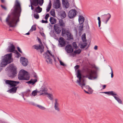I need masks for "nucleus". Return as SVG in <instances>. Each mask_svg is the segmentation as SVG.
Here are the masks:
<instances>
[{
	"label": "nucleus",
	"instance_id": "58",
	"mask_svg": "<svg viewBox=\"0 0 123 123\" xmlns=\"http://www.w3.org/2000/svg\"><path fill=\"white\" fill-rule=\"evenodd\" d=\"M1 2L2 3H4L5 2V0H0Z\"/></svg>",
	"mask_w": 123,
	"mask_h": 123
},
{
	"label": "nucleus",
	"instance_id": "37",
	"mask_svg": "<svg viewBox=\"0 0 123 123\" xmlns=\"http://www.w3.org/2000/svg\"><path fill=\"white\" fill-rule=\"evenodd\" d=\"M50 13L51 15L54 16H55V10L54 9H52L50 11Z\"/></svg>",
	"mask_w": 123,
	"mask_h": 123
},
{
	"label": "nucleus",
	"instance_id": "11",
	"mask_svg": "<svg viewBox=\"0 0 123 123\" xmlns=\"http://www.w3.org/2000/svg\"><path fill=\"white\" fill-rule=\"evenodd\" d=\"M61 5V2L60 0H55L53 4L54 8L55 9L59 8Z\"/></svg>",
	"mask_w": 123,
	"mask_h": 123
},
{
	"label": "nucleus",
	"instance_id": "51",
	"mask_svg": "<svg viewBox=\"0 0 123 123\" xmlns=\"http://www.w3.org/2000/svg\"><path fill=\"white\" fill-rule=\"evenodd\" d=\"M40 49V52L41 54L43 52V49L42 48V46H41V49Z\"/></svg>",
	"mask_w": 123,
	"mask_h": 123
},
{
	"label": "nucleus",
	"instance_id": "8",
	"mask_svg": "<svg viewBox=\"0 0 123 123\" xmlns=\"http://www.w3.org/2000/svg\"><path fill=\"white\" fill-rule=\"evenodd\" d=\"M10 67L11 73L8 74V76L11 78H14L16 76L17 73V68L15 66L12 65L10 66Z\"/></svg>",
	"mask_w": 123,
	"mask_h": 123
},
{
	"label": "nucleus",
	"instance_id": "1",
	"mask_svg": "<svg viewBox=\"0 0 123 123\" xmlns=\"http://www.w3.org/2000/svg\"><path fill=\"white\" fill-rule=\"evenodd\" d=\"M22 11L21 4L18 0H16L13 8L11 11V15L6 18V23L10 27H15L19 21V17Z\"/></svg>",
	"mask_w": 123,
	"mask_h": 123
},
{
	"label": "nucleus",
	"instance_id": "17",
	"mask_svg": "<svg viewBox=\"0 0 123 123\" xmlns=\"http://www.w3.org/2000/svg\"><path fill=\"white\" fill-rule=\"evenodd\" d=\"M62 4L63 6L66 8H68L69 4L68 0H62Z\"/></svg>",
	"mask_w": 123,
	"mask_h": 123
},
{
	"label": "nucleus",
	"instance_id": "18",
	"mask_svg": "<svg viewBox=\"0 0 123 123\" xmlns=\"http://www.w3.org/2000/svg\"><path fill=\"white\" fill-rule=\"evenodd\" d=\"M62 36H64L65 34L67 35L70 32L69 30L67 28H62Z\"/></svg>",
	"mask_w": 123,
	"mask_h": 123
},
{
	"label": "nucleus",
	"instance_id": "32",
	"mask_svg": "<svg viewBox=\"0 0 123 123\" xmlns=\"http://www.w3.org/2000/svg\"><path fill=\"white\" fill-rule=\"evenodd\" d=\"M69 40H70L73 39V35L71 34L70 32L68 34L66 35Z\"/></svg>",
	"mask_w": 123,
	"mask_h": 123
},
{
	"label": "nucleus",
	"instance_id": "59",
	"mask_svg": "<svg viewBox=\"0 0 123 123\" xmlns=\"http://www.w3.org/2000/svg\"><path fill=\"white\" fill-rule=\"evenodd\" d=\"M34 77L36 78H37V76L36 74H34Z\"/></svg>",
	"mask_w": 123,
	"mask_h": 123
},
{
	"label": "nucleus",
	"instance_id": "62",
	"mask_svg": "<svg viewBox=\"0 0 123 123\" xmlns=\"http://www.w3.org/2000/svg\"><path fill=\"white\" fill-rule=\"evenodd\" d=\"M83 90H84V91L87 94H90V93H89V92H88L87 91H86L85 89H83Z\"/></svg>",
	"mask_w": 123,
	"mask_h": 123
},
{
	"label": "nucleus",
	"instance_id": "40",
	"mask_svg": "<svg viewBox=\"0 0 123 123\" xmlns=\"http://www.w3.org/2000/svg\"><path fill=\"white\" fill-rule=\"evenodd\" d=\"M33 16L34 18L36 19H38L39 18V16L37 13L34 14Z\"/></svg>",
	"mask_w": 123,
	"mask_h": 123
},
{
	"label": "nucleus",
	"instance_id": "13",
	"mask_svg": "<svg viewBox=\"0 0 123 123\" xmlns=\"http://www.w3.org/2000/svg\"><path fill=\"white\" fill-rule=\"evenodd\" d=\"M20 62L24 66H26L27 65L28 61L27 59L24 57H21L20 58Z\"/></svg>",
	"mask_w": 123,
	"mask_h": 123
},
{
	"label": "nucleus",
	"instance_id": "36",
	"mask_svg": "<svg viewBox=\"0 0 123 123\" xmlns=\"http://www.w3.org/2000/svg\"><path fill=\"white\" fill-rule=\"evenodd\" d=\"M37 106L40 109L43 110H44L46 109V108L44 107L39 105H37Z\"/></svg>",
	"mask_w": 123,
	"mask_h": 123
},
{
	"label": "nucleus",
	"instance_id": "60",
	"mask_svg": "<svg viewBox=\"0 0 123 123\" xmlns=\"http://www.w3.org/2000/svg\"><path fill=\"white\" fill-rule=\"evenodd\" d=\"M106 86L105 85H104L103 86V89H104L106 87Z\"/></svg>",
	"mask_w": 123,
	"mask_h": 123
},
{
	"label": "nucleus",
	"instance_id": "29",
	"mask_svg": "<svg viewBox=\"0 0 123 123\" xmlns=\"http://www.w3.org/2000/svg\"><path fill=\"white\" fill-rule=\"evenodd\" d=\"M51 6L52 4L51 3V1L50 0L49 3V4L47 6V9H46L47 12H48L49 11L51 7Z\"/></svg>",
	"mask_w": 123,
	"mask_h": 123
},
{
	"label": "nucleus",
	"instance_id": "23",
	"mask_svg": "<svg viewBox=\"0 0 123 123\" xmlns=\"http://www.w3.org/2000/svg\"><path fill=\"white\" fill-rule=\"evenodd\" d=\"M102 93H105L107 94L113 96V95H116L117 96V94L115 92L113 91L109 92H102Z\"/></svg>",
	"mask_w": 123,
	"mask_h": 123
},
{
	"label": "nucleus",
	"instance_id": "33",
	"mask_svg": "<svg viewBox=\"0 0 123 123\" xmlns=\"http://www.w3.org/2000/svg\"><path fill=\"white\" fill-rule=\"evenodd\" d=\"M82 41L84 43H86V34L85 33L83 34L82 36Z\"/></svg>",
	"mask_w": 123,
	"mask_h": 123
},
{
	"label": "nucleus",
	"instance_id": "48",
	"mask_svg": "<svg viewBox=\"0 0 123 123\" xmlns=\"http://www.w3.org/2000/svg\"><path fill=\"white\" fill-rule=\"evenodd\" d=\"M49 16V14L48 13L45 16V18H44L46 20H47L48 19Z\"/></svg>",
	"mask_w": 123,
	"mask_h": 123
},
{
	"label": "nucleus",
	"instance_id": "47",
	"mask_svg": "<svg viewBox=\"0 0 123 123\" xmlns=\"http://www.w3.org/2000/svg\"><path fill=\"white\" fill-rule=\"evenodd\" d=\"M111 69V77L112 78L113 77V71L111 67H110Z\"/></svg>",
	"mask_w": 123,
	"mask_h": 123
},
{
	"label": "nucleus",
	"instance_id": "31",
	"mask_svg": "<svg viewBox=\"0 0 123 123\" xmlns=\"http://www.w3.org/2000/svg\"><path fill=\"white\" fill-rule=\"evenodd\" d=\"M41 91L43 92L42 93H41L40 94V95H41L43 94H44V95H46L45 94L46 93H48L47 92V90L46 89L43 88H42L41 89Z\"/></svg>",
	"mask_w": 123,
	"mask_h": 123
},
{
	"label": "nucleus",
	"instance_id": "39",
	"mask_svg": "<svg viewBox=\"0 0 123 123\" xmlns=\"http://www.w3.org/2000/svg\"><path fill=\"white\" fill-rule=\"evenodd\" d=\"M43 3V0H38V5L39 4L40 6H42Z\"/></svg>",
	"mask_w": 123,
	"mask_h": 123
},
{
	"label": "nucleus",
	"instance_id": "34",
	"mask_svg": "<svg viewBox=\"0 0 123 123\" xmlns=\"http://www.w3.org/2000/svg\"><path fill=\"white\" fill-rule=\"evenodd\" d=\"M41 46L40 45H35L33 46V47H34V49H41Z\"/></svg>",
	"mask_w": 123,
	"mask_h": 123
},
{
	"label": "nucleus",
	"instance_id": "61",
	"mask_svg": "<svg viewBox=\"0 0 123 123\" xmlns=\"http://www.w3.org/2000/svg\"><path fill=\"white\" fill-rule=\"evenodd\" d=\"M38 38V41L39 42L41 43V40H40V39L38 37H37Z\"/></svg>",
	"mask_w": 123,
	"mask_h": 123
},
{
	"label": "nucleus",
	"instance_id": "41",
	"mask_svg": "<svg viewBox=\"0 0 123 123\" xmlns=\"http://www.w3.org/2000/svg\"><path fill=\"white\" fill-rule=\"evenodd\" d=\"M87 45V43H86L82 44L81 45L80 48H81L84 49L86 46Z\"/></svg>",
	"mask_w": 123,
	"mask_h": 123
},
{
	"label": "nucleus",
	"instance_id": "12",
	"mask_svg": "<svg viewBox=\"0 0 123 123\" xmlns=\"http://www.w3.org/2000/svg\"><path fill=\"white\" fill-rule=\"evenodd\" d=\"M58 100L57 99H55V103L54 107L55 110L58 112H60V109L59 107V104L58 103Z\"/></svg>",
	"mask_w": 123,
	"mask_h": 123
},
{
	"label": "nucleus",
	"instance_id": "45",
	"mask_svg": "<svg viewBox=\"0 0 123 123\" xmlns=\"http://www.w3.org/2000/svg\"><path fill=\"white\" fill-rule=\"evenodd\" d=\"M72 44L73 47L75 49H77V45L76 43L75 42H74Z\"/></svg>",
	"mask_w": 123,
	"mask_h": 123
},
{
	"label": "nucleus",
	"instance_id": "24",
	"mask_svg": "<svg viewBox=\"0 0 123 123\" xmlns=\"http://www.w3.org/2000/svg\"><path fill=\"white\" fill-rule=\"evenodd\" d=\"M38 0H31V4L33 6H38Z\"/></svg>",
	"mask_w": 123,
	"mask_h": 123
},
{
	"label": "nucleus",
	"instance_id": "44",
	"mask_svg": "<svg viewBox=\"0 0 123 123\" xmlns=\"http://www.w3.org/2000/svg\"><path fill=\"white\" fill-rule=\"evenodd\" d=\"M15 53L17 55V57H18L21 56V55L19 53L17 50H16L15 51Z\"/></svg>",
	"mask_w": 123,
	"mask_h": 123
},
{
	"label": "nucleus",
	"instance_id": "25",
	"mask_svg": "<svg viewBox=\"0 0 123 123\" xmlns=\"http://www.w3.org/2000/svg\"><path fill=\"white\" fill-rule=\"evenodd\" d=\"M113 96L114 97L115 99L118 102V103L120 104H122V101L118 97V95H113Z\"/></svg>",
	"mask_w": 123,
	"mask_h": 123
},
{
	"label": "nucleus",
	"instance_id": "10",
	"mask_svg": "<svg viewBox=\"0 0 123 123\" xmlns=\"http://www.w3.org/2000/svg\"><path fill=\"white\" fill-rule=\"evenodd\" d=\"M59 25L58 24H56L54 25V30L56 34L60 33L61 31V29Z\"/></svg>",
	"mask_w": 123,
	"mask_h": 123
},
{
	"label": "nucleus",
	"instance_id": "5",
	"mask_svg": "<svg viewBox=\"0 0 123 123\" xmlns=\"http://www.w3.org/2000/svg\"><path fill=\"white\" fill-rule=\"evenodd\" d=\"M86 71V74L83 76V77L88 78L91 80L95 79L97 78L96 72L95 70L87 68Z\"/></svg>",
	"mask_w": 123,
	"mask_h": 123
},
{
	"label": "nucleus",
	"instance_id": "3",
	"mask_svg": "<svg viewBox=\"0 0 123 123\" xmlns=\"http://www.w3.org/2000/svg\"><path fill=\"white\" fill-rule=\"evenodd\" d=\"M5 83L6 84L10 85L11 87H12L7 91V92L10 93H15L16 92L17 87H15L16 86L19 82L18 81H16L14 80H6Z\"/></svg>",
	"mask_w": 123,
	"mask_h": 123
},
{
	"label": "nucleus",
	"instance_id": "2",
	"mask_svg": "<svg viewBox=\"0 0 123 123\" xmlns=\"http://www.w3.org/2000/svg\"><path fill=\"white\" fill-rule=\"evenodd\" d=\"M77 77L79 78V80H77V82L79 85L81 87L82 89L83 90L84 89V88L88 89V90L90 91V93H91L93 91L92 90L91 88L89 87V86L85 85V80L83 78H82L81 74L79 70H78Z\"/></svg>",
	"mask_w": 123,
	"mask_h": 123
},
{
	"label": "nucleus",
	"instance_id": "27",
	"mask_svg": "<svg viewBox=\"0 0 123 123\" xmlns=\"http://www.w3.org/2000/svg\"><path fill=\"white\" fill-rule=\"evenodd\" d=\"M35 10L36 12L39 13L42 12V8L38 6L37 7L35 8Z\"/></svg>",
	"mask_w": 123,
	"mask_h": 123
},
{
	"label": "nucleus",
	"instance_id": "30",
	"mask_svg": "<svg viewBox=\"0 0 123 123\" xmlns=\"http://www.w3.org/2000/svg\"><path fill=\"white\" fill-rule=\"evenodd\" d=\"M45 94L48 95V97L50 100H53V97L52 94L48 93H46Z\"/></svg>",
	"mask_w": 123,
	"mask_h": 123
},
{
	"label": "nucleus",
	"instance_id": "54",
	"mask_svg": "<svg viewBox=\"0 0 123 123\" xmlns=\"http://www.w3.org/2000/svg\"><path fill=\"white\" fill-rule=\"evenodd\" d=\"M31 4V6L29 5V7H30V6H31V10H33L34 8V7L33 6H32V4Z\"/></svg>",
	"mask_w": 123,
	"mask_h": 123
},
{
	"label": "nucleus",
	"instance_id": "14",
	"mask_svg": "<svg viewBox=\"0 0 123 123\" xmlns=\"http://www.w3.org/2000/svg\"><path fill=\"white\" fill-rule=\"evenodd\" d=\"M15 47L12 43H10L7 49V51L9 52H12L15 51Z\"/></svg>",
	"mask_w": 123,
	"mask_h": 123
},
{
	"label": "nucleus",
	"instance_id": "42",
	"mask_svg": "<svg viewBox=\"0 0 123 123\" xmlns=\"http://www.w3.org/2000/svg\"><path fill=\"white\" fill-rule=\"evenodd\" d=\"M37 91L36 90H34L32 93V94L34 96H35L37 94Z\"/></svg>",
	"mask_w": 123,
	"mask_h": 123
},
{
	"label": "nucleus",
	"instance_id": "46",
	"mask_svg": "<svg viewBox=\"0 0 123 123\" xmlns=\"http://www.w3.org/2000/svg\"><path fill=\"white\" fill-rule=\"evenodd\" d=\"M59 61L60 62V64L63 66H66V65L64 63L62 62L61 61L59 60Z\"/></svg>",
	"mask_w": 123,
	"mask_h": 123
},
{
	"label": "nucleus",
	"instance_id": "63",
	"mask_svg": "<svg viewBox=\"0 0 123 123\" xmlns=\"http://www.w3.org/2000/svg\"><path fill=\"white\" fill-rule=\"evenodd\" d=\"M30 32H28L27 33H26L25 34V35H29L30 34V33H29Z\"/></svg>",
	"mask_w": 123,
	"mask_h": 123
},
{
	"label": "nucleus",
	"instance_id": "56",
	"mask_svg": "<svg viewBox=\"0 0 123 123\" xmlns=\"http://www.w3.org/2000/svg\"><path fill=\"white\" fill-rule=\"evenodd\" d=\"M101 22H98V27H99L101 26Z\"/></svg>",
	"mask_w": 123,
	"mask_h": 123
},
{
	"label": "nucleus",
	"instance_id": "20",
	"mask_svg": "<svg viewBox=\"0 0 123 123\" xmlns=\"http://www.w3.org/2000/svg\"><path fill=\"white\" fill-rule=\"evenodd\" d=\"M85 20V18L82 16L79 15V16L78 20L79 24H83Z\"/></svg>",
	"mask_w": 123,
	"mask_h": 123
},
{
	"label": "nucleus",
	"instance_id": "43",
	"mask_svg": "<svg viewBox=\"0 0 123 123\" xmlns=\"http://www.w3.org/2000/svg\"><path fill=\"white\" fill-rule=\"evenodd\" d=\"M81 50L80 49L75 50L74 52V53L77 54H79L81 52Z\"/></svg>",
	"mask_w": 123,
	"mask_h": 123
},
{
	"label": "nucleus",
	"instance_id": "15",
	"mask_svg": "<svg viewBox=\"0 0 123 123\" xmlns=\"http://www.w3.org/2000/svg\"><path fill=\"white\" fill-rule=\"evenodd\" d=\"M66 50L67 52L68 53H71L73 51V49L70 45H67L66 48Z\"/></svg>",
	"mask_w": 123,
	"mask_h": 123
},
{
	"label": "nucleus",
	"instance_id": "4",
	"mask_svg": "<svg viewBox=\"0 0 123 123\" xmlns=\"http://www.w3.org/2000/svg\"><path fill=\"white\" fill-rule=\"evenodd\" d=\"M12 53L6 54L3 57L1 62L0 63V67H5L9 63L12 62L11 57Z\"/></svg>",
	"mask_w": 123,
	"mask_h": 123
},
{
	"label": "nucleus",
	"instance_id": "57",
	"mask_svg": "<svg viewBox=\"0 0 123 123\" xmlns=\"http://www.w3.org/2000/svg\"><path fill=\"white\" fill-rule=\"evenodd\" d=\"M98 22H101L100 18L99 17H98Z\"/></svg>",
	"mask_w": 123,
	"mask_h": 123
},
{
	"label": "nucleus",
	"instance_id": "26",
	"mask_svg": "<svg viewBox=\"0 0 123 123\" xmlns=\"http://www.w3.org/2000/svg\"><path fill=\"white\" fill-rule=\"evenodd\" d=\"M50 23L51 24H54L56 22V20L53 17H51L49 19Z\"/></svg>",
	"mask_w": 123,
	"mask_h": 123
},
{
	"label": "nucleus",
	"instance_id": "28",
	"mask_svg": "<svg viewBox=\"0 0 123 123\" xmlns=\"http://www.w3.org/2000/svg\"><path fill=\"white\" fill-rule=\"evenodd\" d=\"M61 16L62 18L63 19L66 17V14L65 12L63 11H61L60 12Z\"/></svg>",
	"mask_w": 123,
	"mask_h": 123
},
{
	"label": "nucleus",
	"instance_id": "64",
	"mask_svg": "<svg viewBox=\"0 0 123 123\" xmlns=\"http://www.w3.org/2000/svg\"><path fill=\"white\" fill-rule=\"evenodd\" d=\"M2 69L0 68V72L2 70Z\"/></svg>",
	"mask_w": 123,
	"mask_h": 123
},
{
	"label": "nucleus",
	"instance_id": "35",
	"mask_svg": "<svg viewBox=\"0 0 123 123\" xmlns=\"http://www.w3.org/2000/svg\"><path fill=\"white\" fill-rule=\"evenodd\" d=\"M36 29V26L35 25H33L31 27V28L30 29L29 31L30 32H31L33 31H35Z\"/></svg>",
	"mask_w": 123,
	"mask_h": 123
},
{
	"label": "nucleus",
	"instance_id": "55",
	"mask_svg": "<svg viewBox=\"0 0 123 123\" xmlns=\"http://www.w3.org/2000/svg\"><path fill=\"white\" fill-rule=\"evenodd\" d=\"M98 46L96 45H95L94 47V49L95 50H97L98 49Z\"/></svg>",
	"mask_w": 123,
	"mask_h": 123
},
{
	"label": "nucleus",
	"instance_id": "19",
	"mask_svg": "<svg viewBox=\"0 0 123 123\" xmlns=\"http://www.w3.org/2000/svg\"><path fill=\"white\" fill-rule=\"evenodd\" d=\"M59 27L62 28H64L65 26V24L63 20L62 19H60L59 20V23L58 24Z\"/></svg>",
	"mask_w": 123,
	"mask_h": 123
},
{
	"label": "nucleus",
	"instance_id": "49",
	"mask_svg": "<svg viewBox=\"0 0 123 123\" xmlns=\"http://www.w3.org/2000/svg\"><path fill=\"white\" fill-rule=\"evenodd\" d=\"M0 6L2 9H3L5 10H6L7 8L5 6H3L1 5Z\"/></svg>",
	"mask_w": 123,
	"mask_h": 123
},
{
	"label": "nucleus",
	"instance_id": "38",
	"mask_svg": "<svg viewBox=\"0 0 123 123\" xmlns=\"http://www.w3.org/2000/svg\"><path fill=\"white\" fill-rule=\"evenodd\" d=\"M80 25L79 26V30L80 31H82L83 29V24H79Z\"/></svg>",
	"mask_w": 123,
	"mask_h": 123
},
{
	"label": "nucleus",
	"instance_id": "53",
	"mask_svg": "<svg viewBox=\"0 0 123 123\" xmlns=\"http://www.w3.org/2000/svg\"><path fill=\"white\" fill-rule=\"evenodd\" d=\"M79 65H77L76 66L74 67V68L75 69H78L79 68Z\"/></svg>",
	"mask_w": 123,
	"mask_h": 123
},
{
	"label": "nucleus",
	"instance_id": "16",
	"mask_svg": "<svg viewBox=\"0 0 123 123\" xmlns=\"http://www.w3.org/2000/svg\"><path fill=\"white\" fill-rule=\"evenodd\" d=\"M59 44L61 47H62L65 45L66 43L64 39L62 37H61L60 38L59 40Z\"/></svg>",
	"mask_w": 123,
	"mask_h": 123
},
{
	"label": "nucleus",
	"instance_id": "6",
	"mask_svg": "<svg viewBox=\"0 0 123 123\" xmlns=\"http://www.w3.org/2000/svg\"><path fill=\"white\" fill-rule=\"evenodd\" d=\"M18 77L19 80H28L30 78L28 72L23 69H21L19 71Z\"/></svg>",
	"mask_w": 123,
	"mask_h": 123
},
{
	"label": "nucleus",
	"instance_id": "22",
	"mask_svg": "<svg viewBox=\"0 0 123 123\" xmlns=\"http://www.w3.org/2000/svg\"><path fill=\"white\" fill-rule=\"evenodd\" d=\"M105 17L107 18V19L105 20V24H107L109 19L111 18V15L110 14L108 13L107 14H105L104 15Z\"/></svg>",
	"mask_w": 123,
	"mask_h": 123
},
{
	"label": "nucleus",
	"instance_id": "7",
	"mask_svg": "<svg viewBox=\"0 0 123 123\" xmlns=\"http://www.w3.org/2000/svg\"><path fill=\"white\" fill-rule=\"evenodd\" d=\"M46 54L45 56V58L47 62L48 63L51 64L52 61L51 57H52L54 59V55H52L49 51L47 50L46 52Z\"/></svg>",
	"mask_w": 123,
	"mask_h": 123
},
{
	"label": "nucleus",
	"instance_id": "50",
	"mask_svg": "<svg viewBox=\"0 0 123 123\" xmlns=\"http://www.w3.org/2000/svg\"><path fill=\"white\" fill-rule=\"evenodd\" d=\"M41 22L42 23H48V21L47 20H42L41 21Z\"/></svg>",
	"mask_w": 123,
	"mask_h": 123
},
{
	"label": "nucleus",
	"instance_id": "21",
	"mask_svg": "<svg viewBox=\"0 0 123 123\" xmlns=\"http://www.w3.org/2000/svg\"><path fill=\"white\" fill-rule=\"evenodd\" d=\"M37 80L35 79H31L30 81H27L26 82V83L28 84H31L32 85H33L35 82H37Z\"/></svg>",
	"mask_w": 123,
	"mask_h": 123
},
{
	"label": "nucleus",
	"instance_id": "9",
	"mask_svg": "<svg viewBox=\"0 0 123 123\" xmlns=\"http://www.w3.org/2000/svg\"><path fill=\"white\" fill-rule=\"evenodd\" d=\"M76 11L75 9L71 10L69 12L68 16L70 18H72L74 17L76 15Z\"/></svg>",
	"mask_w": 123,
	"mask_h": 123
},
{
	"label": "nucleus",
	"instance_id": "52",
	"mask_svg": "<svg viewBox=\"0 0 123 123\" xmlns=\"http://www.w3.org/2000/svg\"><path fill=\"white\" fill-rule=\"evenodd\" d=\"M17 49H18V50L19 52H20V53H22V52L21 50L20 49L19 47H17Z\"/></svg>",
	"mask_w": 123,
	"mask_h": 123
}]
</instances>
